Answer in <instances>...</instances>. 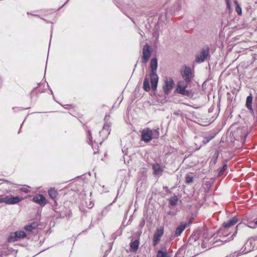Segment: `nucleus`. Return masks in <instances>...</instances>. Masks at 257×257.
Returning <instances> with one entry per match:
<instances>
[{
    "label": "nucleus",
    "instance_id": "nucleus-5",
    "mask_svg": "<svg viewBox=\"0 0 257 257\" xmlns=\"http://www.w3.org/2000/svg\"><path fill=\"white\" fill-rule=\"evenodd\" d=\"M26 236V233L23 230L17 231L14 232H12L9 238L8 241L9 242H15L21 239L24 238Z\"/></svg>",
    "mask_w": 257,
    "mask_h": 257
},
{
    "label": "nucleus",
    "instance_id": "nucleus-2",
    "mask_svg": "<svg viewBox=\"0 0 257 257\" xmlns=\"http://www.w3.org/2000/svg\"><path fill=\"white\" fill-rule=\"evenodd\" d=\"M157 67V59L156 58L152 59L150 62L151 72L150 74V77L151 79L152 88L154 90H155L157 89L158 82V76L156 73Z\"/></svg>",
    "mask_w": 257,
    "mask_h": 257
},
{
    "label": "nucleus",
    "instance_id": "nucleus-25",
    "mask_svg": "<svg viewBox=\"0 0 257 257\" xmlns=\"http://www.w3.org/2000/svg\"><path fill=\"white\" fill-rule=\"evenodd\" d=\"M213 138H214V136H207V137H204V140L203 141V144H206L210 140H211Z\"/></svg>",
    "mask_w": 257,
    "mask_h": 257
},
{
    "label": "nucleus",
    "instance_id": "nucleus-34",
    "mask_svg": "<svg viewBox=\"0 0 257 257\" xmlns=\"http://www.w3.org/2000/svg\"><path fill=\"white\" fill-rule=\"evenodd\" d=\"M109 115H105V118H104V120H106V118H107V117H109Z\"/></svg>",
    "mask_w": 257,
    "mask_h": 257
},
{
    "label": "nucleus",
    "instance_id": "nucleus-14",
    "mask_svg": "<svg viewBox=\"0 0 257 257\" xmlns=\"http://www.w3.org/2000/svg\"><path fill=\"white\" fill-rule=\"evenodd\" d=\"M110 132V123L109 122L106 121L103 126V128L99 134L100 135L104 134L105 137H107Z\"/></svg>",
    "mask_w": 257,
    "mask_h": 257
},
{
    "label": "nucleus",
    "instance_id": "nucleus-13",
    "mask_svg": "<svg viewBox=\"0 0 257 257\" xmlns=\"http://www.w3.org/2000/svg\"><path fill=\"white\" fill-rule=\"evenodd\" d=\"M33 201L41 206H44L47 203L45 197L41 194H37L35 196Z\"/></svg>",
    "mask_w": 257,
    "mask_h": 257
},
{
    "label": "nucleus",
    "instance_id": "nucleus-17",
    "mask_svg": "<svg viewBox=\"0 0 257 257\" xmlns=\"http://www.w3.org/2000/svg\"><path fill=\"white\" fill-rule=\"evenodd\" d=\"M139 241L138 240H135L132 241L130 244V249L132 252H136L139 248Z\"/></svg>",
    "mask_w": 257,
    "mask_h": 257
},
{
    "label": "nucleus",
    "instance_id": "nucleus-33",
    "mask_svg": "<svg viewBox=\"0 0 257 257\" xmlns=\"http://www.w3.org/2000/svg\"><path fill=\"white\" fill-rule=\"evenodd\" d=\"M145 223V221L144 220H143L140 223V226L141 227H143Z\"/></svg>",
    "mask_w": 257,
    "mask_h": 257
},
{
    "label": "nucleus",
    "instance_id": "nucleus-32",
    "mask_svg": "<svg viewBox=\"0 0 257 257\" xmlns=\"http://www.w3.org/2000/svg\"><path fill=\"white\" fill-rule=\"evenodd\" d=\"M230 0H225L226 4L227 5V7L229 9L230 7Z\"/></svg>",
    "mask_w": 257,
    "mask_h": 257
},
{
    "label": "nucleus",
    "instance_id": "nucleus-1",
    "mask_svg": "<svg viewBox=\"0 0 257 257\" xmlns=\"http://www.w3.org/2000/svg\"><path fill=\"white\" fill-rule=\"evenodd\" d=\"M141 140L145 143L150 142L153 139H157L159 137L160 133L158 129L146 128L141 132Z\"/></svg>",
    "mask_w": 257,
    "mask_h": 257
},
{
    "label": "nucleus",
    "instance_id": "nucleus-4",
    "mask_svg": "<svg viewBox=\"0 0 257 257\" xmlns=\"http://www.w3.org/2000/svg\"><path fill=\"white\" fill-rule=\"evenodd\" d=\"M237 221V219L236 217H233L230 220L225 222L223 224L222 228H220L219 230L218 234L221 236V235L226 236L228 235L229 233L228 232V229L230 227L235 225Z\"/></svg>",
    "mask_w": 257,
    "mask_h": 257
},
{
    "label": "nucleus",
    "instance_id": "nucleus-21",
    "mask_svg": "<svg viewBox=\"0 0 257 257\" xmlns=\"http://www.w3.org/2000/svg\"><path fill=\"white\" fill-rule=\"evenodd\" d=\"M143 88L144 90L147 92L150 90V86L149 83V79L146 77L143 83Z\"/></svg>",
    "mask_w": 257,
    "mask_h": 257
},
{
    "label": "nucleus",
    "instance_id": "nucleus-9",
    "mask_svg": "<svg viewBox=\"0 0 257 257\" xmlns=\"http://www.w3.org/2000/svg\"><path fill=\"white\" fill-rule=\"evenodd\" d=\"M181 74L184 80L186 82H190L191 79L194 77L192 70L189 67H185L181 71Z\"/></svg>",
    "mask_w": 257,
    "mask_h": 257
},
{
    "label": "nucleus",
    "instance_id": "nucleus-8",
    "mask_svg": "<svg viewBox=\"0 0 257 257\" xmlns=\"http://www.w3.org/2000/svg\"><path fill=\"white\" fill-rule=\"evenodd\" d=\"M174 82L172 78H167L165 80V84L163 86V89L166 94L170 93L174 86Z\"/></svg>",
    "mask_w": 257,
    "mask_h": 257
},
{
    "label": "nucleus",
    "instance_id": "nucleus-18",
    "mask_svg": "<svg viewBox=\"0 0 257 257\" xmlns=\"http://www.w3.org/2000/svg\"><path fill=\"white\" fill-rule=\"evenodd\" d=\"M252 96L251 94L248 96L246 98V107L250 110H252Z\"/></svg>",
    "mask_w": 257,
    "mask_h": 257
},
{
    "label": "nucleus",
    "instance_id": "nucleus-28",
    "mask_svg": "<svg viewBox=\"0 0 257 257\" xmlns=\"http://www.w3.org/2000/svg\"><path fill=\"white\" fill-rule=\"evenodd\" d=\"M236 11L239 15L241 14V9L238 5L236 7Z\"/></svg>",
    "mask_w": 257,
    "mask_h": 257
},
{
    "label": "nucleus",
    "instance_id": "nucleus-27",
    "mask_svg": "<svg viewBox=\"0 0 257 257\" xmlns=\"http://www.w3.org/2000/svg\"><path fill=\"white\" fill-rule=\"evenodd\" d=\"M227 168V166L226 165H224L222 168L221 169L220 172H219V175H222L224 173V171L226 170Z\"/></svg>",
    "mask_w": 257,
    "mask_h": 257
},
{
    "label": "nucleus",
    "instance_id": "nucleus-11",
    "mask_svg": "<svg viewBox=\"0 0 257 257\" xmlns=\"http://www.w3.org/2000/svg\"><path fill=\"white\" fill-rule=\"evenodd\" d=\"M22 198H20L18 196H13L12 195L6 196V204H15L19 203L22 200Z\"/></svg>",
    "mask_w": 257,
    "mask_h": 257
},
{
    "label": "nucleus",
    "instance_id": "nucleus-16",
    "mask_svg": "<svg viewBox=\"0 0 257 257\" xmlns=\"http://www.w3.org/2000/svg\"><path fill=\"white\" fill-rule=\"evenodd\" d=\"M187 224L184 223H181L180 225H179L176 230L175 235L176 236H178L180 235L183 230L186 227Z\"/></svg>",
    "mask_w": 257,
    "mask_h": 257
},
{
    "label": "nucleus",
    "instance_id": "nucleus-26",
    "mask_svg": "<svg viewBox=\"0 0 257 257\" xmlns=\"http://www.w3.org/2000/svg\"><path fill=\"white\" fill-rule=\"evenodd\" d=\"M87 135H88V140H89L88 143H89V144L91 145L92 147H93V145L92 144V137L91 136V134L90 131H89L88 132Z\"/></svg>",
    "mask_w": 257,
    "mask_h": 257
},
{
    "label": "nucleus",
    "instance_id": "nucleus-30",
    "mask_svg": "<svg viewBox=\"0 0 257 257\" xmlns=\"http://www.w3.org/2000/svg\"><path fill=\"white\" fill-rule=\"evenodd\" d=\"M20 190L25 193H28L30 192V190L27 188H22L20 189Z\"/></svg>",
    "mask_w": 257,
    "mask_h": 257
},
{
    "label": "nucleus",
    "instance_id": "nucleus-19",
    "mask_svg": "<svg viewBox=\"0 0 257 257\" xmlns=\"http://www.w3.org/2000/svg\"><path fill=\"white\" fill-rule=\"evenodd\" d=\"M48 194L51 198L55 199L58 195V192L55 189L51 188L48 191Z\"/></svg>",
    "mask_w": 257,
    "mask_h": 257
},
{
    "label": "nucleus",
    "instance_id": "nucleus-15",
    "mask_svg": "<svg viewBox=\"0 0 257 257\" xmlns=\"http://www.w3.org/2000/svg\"><path fill=\"white\" fill-rule=\"evenodd\" d=\"M252 238L249 239L245 244V249L246 250V252H249L252 250L257 249V244H254L253 243L249 242Z\"/></svg>",
    "mask_w": 257,
    "mask_h": 257
},
{
    "label": "nucleus",
    "instance_id": "nucleus-12",
    "mask_svg": "<svg viewBox=\"0 0 257 257\" xmlns=\"http://www.w3.org/2000/svg\"><path fill=\"white\" fill-rule=\"evenodd\" d=\"M151 51L149 45H146L143 48L142 59L144 63L147 62L151 56Z\"/></svg>",
    "mask_w": 257,
    "mask_h": 257
},
{
    "label": "nucleus",
    "instance_id": "nucleus-35",
    "mask_svg": "<svg viewBox=\"0 0 257 257\" xmlns=\"http://www.w3.org/2000/svg\"><path fill=\"white\" fill-rule=\"evenodd\" d=\"M192 223V221H191V219L189 221V224H191Z\"/></svg>",
    "mask_w": 257,
    "mask_h": 257
},
{
    "label": "nucleus",
    "instance_id": "nucleus-22",
    "mask_svg": "<svg viewBox=\"0 0 257 257\" xmlns=\"http://www.w3.org/2000/svg\"><path fill=\"white\" fill-rule=\"evenodd\" d=\"M194 176L192 173H189L186 175L185 181L187 183L193 182Z\"/></svg>",
    "mask_w": 257,
    "mask_h": 257
},
{
    "label": "nucleus",
    "instance_id": "nucleus-20",
    "mask_svg": "<svg viewBox=\"0 0 257 257\" xmlns=\"http://www.w3.org/2000/svg\"><path fill=\"white\" fill-rule=\"evenodd\" d=\"M37 226V224L35 222H33L30 224L25 226L24 229L27 231H32L36 229Z\"/></svg>",
    "mask_w": 257,
    "mask_h": 257
},
{
    "label": "nucleus",
    "instance_id": "nucleus-3",
    "mask_svg": "<svg viewBox=\"0 0 257 257\" xmlns=\"http://www.w3.org/2000/svg\"><path fill=\"white\" fill-rule=\"evenodd\" d=\"M189 83V82H186V81H179L177 83L175 92L185 96H190L191 92L186 89Z\"/></svg>",
    "mask_w": 257,
    "mask_h": 257
},
{
    "label": "nucleus",
    "instance_id": "nucleus-6",
    "mask_svg": "<svg viewBox=\"0 0 257 257\" xmlns=\"http://www.w3.org/2000/svg\"><path fill=\"white\" fill-rule=\"evenodd\" d=\"M209 49L207 47L202 49L200 52L196 57V61L198 63H201L207 59L209 56Z\"/></svg>",
    "mask_w": 257,
    "mask_h": 257
},
{
    "label": "nucleus",
    "instance_id": "nucleus-23",
    "mask_svg": "<svg viewBox=\"0 0 257 257\" xmlns=\"http://www.w3.org/2000/svg\"><path fill=\"white\" fill-rule=\"evenodd\" d=\"M178 201V198L176 195L172 196L169 200V203L172 206H174L177 204Z\"/></svg>",
    "mask_w": 257,
    "mask_h": 257
},
{
    "label": "nucleus",
    "instance_id": "nucleus-7",
    "mask_svg": "<svg viewBox=\"0 0 257 257\" xmlns=\"http://www.w3.org/2000/svg\"><path fill=\"white\" fill-rule=\"evenodd\" d=\"M164 234V227L160 226L156 230L153 238V243L154 246L157 245L161 240V238Z\"/></svg>",
    "mask_w": 257,
    "mask_h": 257
},
{
    "label": "nucleus",
    "instance_id": "nucleus-29",
    "mask_svg": "<svg viewBox=\"0 0 257 257\" xmlns=\"http://www.w3.org/2000/svg\"><path fill=\"white\" fill-rule=\"evenodd\" d=\"M257 226V218L254 219V222L250 223L249 227L254 228Z\"/></svg>",
    "mask_w": 257,
    "mask_h": 257
},
{
    "label": "nucleus",
    "instance_id": "nucleus-31",
    "mask_svg": "<svg viewBox=\"0 0 257 257\" xmlns=\"http://www.w3.org/2000/svg\"><path fill=\"white\" fill-rule=\"evenodd\" d=\"M6 203V196L0 197V203Z\"/></svg>",
    "mask_w": 257,
    "mask_h": 257
},
{
    "label": "nucleus",
    "instance_id": "nucleus-24",
    "mask_svg": "<svg viewBox=\"0 0 257 257\" xmlns=\"http://www.w3.org/2000/svg\"><path fill=\"white\" fill-rule=\"evenodd\" d=\"M157 257H170V256L167 251L159 250L157 252Z\"/></svg>",
    "mask_w": 257,
    "mask_h": 257
},
{
    "label": "nucleus",
    "instance_id": "nucleus-10",
    "mask_svg": "<svg viewBox=\"0 0 257 257\" xmlns=\"http://www.w3.org/2000/svg\"><path fill=\"white\" fill-rule=\"evenodd\" d=\"M153 174L156 176H161L163 172L164 167L159 163H153L152 164Z\"/></svg>",
    "mask_w": 257,
    "mask_h": 257
}]
</instances>
